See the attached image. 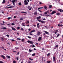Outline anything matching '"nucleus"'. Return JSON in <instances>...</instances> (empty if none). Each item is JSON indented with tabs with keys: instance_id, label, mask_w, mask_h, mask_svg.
<instances>
[{
	"instance_id": "43",
	"label": "nucleus",
	"mask_w": 63,
	"mask_h": 63,
	"mask_svg": "<svg viewBox=\"0 0 63 63\" xmlns=\"http://www.w3.org/2000/svg\"><path fill=\"white\" fill-rule=\"evenodd\" d=\"M6 36L7 37H8V38H9V35L8 34H7L6 35Z\"/></svg>"
},
{
	"instance_id": "54",
	"label": "nucleus",
	"mask_w": 63,
	"mask_h": 63,
	"mask_svg": "<svg viewBox=\"0 0 63 63\" xmlns=\"http://www.w3.org/2000/svg\"><path fill=\"white\" fill-rule=\"evenodd\" d=\"M58 26H59V27L60 26V25L59 24H58Z\"/></svg>"
},
{
	"instance_id": "27",
	"label": "nucleus",
	"mask_w": 63,
	"mask_h": 63,
	"mask_svg": "<svg viewBox=\"0 0 63 63\" xmlns=\"http://www.w3.org/2000/svg\"><path fill=\"white\" fill-rule=\"evenodd\" d=\"M41 23H45V21H41Z\"/></svg>"
},
{
	"instance_id": "55",
	"label": "nucleus",
	"mask_w": 63,
	"mask_h": 63,
	"mask_svg": "<svg viewBox=\"0 0 63 63\" xmlns=\"http://www.w3.org/2000/svg\"><path fill=\"white\" fill-rule=\"evenodd\" d=\"M38 11H39V12H40V13H42V12L40 10H39Z\"/></svg>"
},
{
	"instance_id": "47",
	"label": "nucleus",
	"mask_w": 63,
	"mask_h": 63,
	"mask_svg": "<svg viewBox=\"0 0 63 63\" xmlns=\"http://www.w3.org/2000/svg\"><path fill=\"white\" fill-rule=\"evenodd\" d=\"M1 24V25H5V24H2V23H1L0 24Z\"/></svg>"
},
{
	"instance_id": "39",
	"label": "nucleus",
	"mask_w": 63,
	"mask_h": 63,
	"mask_svg": "<svg viewBox=\"0 0 63 63\" xmlns=\"http://www.w3.org/2000/svg\"><path fill=\"white\" fill-rule=\"evenodd\" d=\"M31 61H29L28 63H31Z\"/></svg>"
},
{
	"instance_id": "34",
	"label": "nucleus",
	"mask_w": 63,
	"mask_h": 63,
	"mask_svg": "<svg viewBox=\"0 0 63 63\" xmlns=\"http://www.w3.org/2000/svg\"><path fill=\"white\" fill-rule=\"evenodd\" d=\"M45 16H47V17H48V16H49V15H46Z\"/></svg>"
},
{
	"instance_id": "18",
	"label": "nucleus",
	"mask_w": 63,
	"mask_h": 63,
	"mask_svg": "<svg viewBox=\"0 0 63 63\" xmlns=\"http://www.w3.org/2000/svg\"><path fill=\"white\" fill-rule=\"evenodd\" d=\"M29 51L30 52H32L33 51V50H31L30 49H29Z\"/></svg>"
},
{
	"instance_id": "19",
	"label": "nucleus",
	"mask_w": 63,
	"mask_h": 63,
	"mask_svg": "<svg viewBox=\"0 0 63 63\" xmlns=\"http://www.w3.org/2000/svg\"><path fill=\"white\" fill-rule=\"evenodd\" d=\"M37 14L38 13L37 12H36L34 13V15H37Z\"/></svg>"
},
{
	"instance_id": "40",
	"label": "nucleus",
	"mask_w": 63,
	"mask_h": 63,
	"mask_svg": "<svg viewBox=\"0 0 63 63\" xmlns=\"http://www.w3.org/2000/svg\"><path fill=\"white\" fill-rule=\"evenodd\" d=\"M20 20H23V18H20Z\"/></svg>"
},
{
	"instance_id": "24",
	"label": "nucleus",
	"mask_w": 63,
	"mask_h": 63,
	"mask_svg": "<svg viewBox=\"0 0 63 63\" xmlns=\"http://www.w3.org/2000/svg\"><path fill=\"white\" fill-rule=\"evenodd\" d=\"M29 59L30 60H32V61L33 60V59H31V58H29Z\"/></svg>"
},
{
	"instance_id": "49",
	"label": "nucleus",
	"mask_w": 63,
	"mask_h": 63,
	"mask_svg": "<svg viewBox=\"0 0 63 63\" xmlns=\"http://www.w3.org/2000/svg\"><path fill=\"white\" fill-rule=\"evenodd\" d=\"M41 4H42V2H41L40 1V2H39L40 5H41Z\"/></svg>"
},
{
	"instance_id": "26",
	"label": "nucleus",
	"mask_w": 63,
	"mask_h": 63,
	"mask_svg": "<svg viewBox=\"0 0 63 63\" xmlns=\"http://www.w3.org/2000/svg\"><path fill=\"white\" fill-rule=\"evenodd\" d=\"M21 13H25V14H27V13L25 12H21Z\"/></svg>"
},
{
	"instance_id": "23",
	"label": "nucleus",
	"mask_w": 63,
	"mask_h": 63,
	"mask_svg": "<svg viewBox=\"0 0 63 63\" xmlns=\"http://www.w3.org/2000/svg\"><path fill=\"white\" fill-rule=\"evenodd\" d=\"M28 4V2H25V4L26 5H27V4Z\"/></svg>"
},
{
	"instance_id": "1",
	"label": "nucleus",
	"mask_w": 63,
	"mask_h": 63,
	"mask_svg": "<svg viewBox=\"0 0 63 63\" xmlns=\"http://www.w3.org/2000/svg\"><path fill=\"white\" fill-rule=\"evenodd\" d=\"M44 7H39V8L38 9V10H40L41 9H45L46 10H47V7L46 6H44Z\"/></svg>"
},
{
	"instance_id": "45",
	"label": "nucleus",
	"mask_w": 63,
	"mask_h": 63,
	"mask_svg": "<svg viewBox=\"0 0 63 63\" xmlns=\"http://www.w3.org/2000/svg\"><path fill=\"white\" fill-rule=\"evenodd\" d=\"M50 53H48L47 55V56H49V55H50Z\"/></svg>"
},
{
	"instance_id": "52",
	"label": "nucleus",
	"mask_w": 63,
	"mask_h": 63,
	"mask_svg": "<svg viewBox=\"0 0 63 63\" xmlns=\"http://www.w3.org/2000/svg\"><path fill=\"white\" fill-rule=\"evenodd\" d=\"M0 63H3V62L1 61H0Z\"/></svg>"
},
{
	"instance_id": "50",
	"label": "nucleus",
	"mask_w": 63,
	"mask_h": 63,
	"mask_svg": "<svg viewBox=\"0 0 63 63\" xmlns=\"http://www.w3.org/2000/svg\"><path fill=\"white\" fill-rule=\"evenodd\" d=\"M10 25H11V24H7L8 26H10Z\"/></svg>"
},
{
	"instance_id": "37",
	"label": "nucleus",
	"mask_w": 63,
	"mask_h": 63,
	"mask_svg": "<svg viewBox=\"0 0 63 63\" xmlns=\"http://www.w3.org/2000/svg\"><path fill=\"white\" fill-rule=\"evenodd\" d=\"M59 11L60 12H61V13H62V10H61V9H59Z\"/></svg>"
},
{
	"instance_id": "63",
	"label": "nucleus",
	"mask_w": 63,
	"mask_h": 63,
	"mask_svg": "<svg viewBox=\"0 0 63 63\" xmlns=\"http://www.w3.org/2000/svg\"><path fill=\"white\" fill-rule=\"evenodd\" d=\"M43 34L45 35V36H46V34H45V33H44Z\"/></svg>"
},
{
	"instance_id": "64",
	"label": "nucleus",
	"mask_w": 63,
	"mask_h": 63,
	"mask_svg": "<svg viewBox=\"0 0 63 63\" xmlns=\"http://www.w3.org/2000/svg\"><path fill=\"white\" fill-rule=\"evenodd\" d=\"M11 41H15V40H14V39H12L11 40Z\"/></svg>"
},
{
	"instance_id": "32",
	"label": "nucleus",
	"mask_w": 63,
	"mask_h": 63,
	"mask_svg": "<svg viewBox=\"0 0 63 63\" xmlns=\"http://www.w3.org/2000/svg\"><path fill=\"white\" fill-rule=\"evenodd\" d=\"M44 14H45V15H47V12H45L44 13Z\"/></svg>"
},
{
	"instance_id": "13",
	"label": "nucleus",
	"mask_w": 63,
	"mask_h": 63,
	"mask_svg": "<svg viewBox=\"0 0 63 63\" xmlns=\"http://www.w3.org/2000/svg\"><path fill=\"white\" fill-rule=\"evenodd\" d=\"M44 32L46 34H49V33L46 31H44Z\"/></svg>"
},
{
	"instance_id": "25",
	"label": "nucleus",
	"mask_w": 63,
	"mask_h": 63,
	"mask_svg": "<svg viewBox=\"0 0 63 63\" xmlns=\"http://www.w3.org/2000/svg\"><path fill=\"white\" fill-rule=\"evenodd\" d=\"M60 35V34H57V36L56 37V38H57Z\"/></svg>"
},
{
	"instance_id": "30",
	"label": "nucleus",
	"mask_w": 63,
	"mask_h": 63,
	"mask_svg": "<svg viewBox=\"0 0 63 63\" xmlns=\"http://www.w3.org/2000/svg\"><path fill=\"white\" fill-rule=\"evenodd\" d=\"M18 4L19 5H20V6L21 5V2H19V3H18Z\"/></svg>"
},
{
	"instance_id": "51",
	"label": "nucleus",
	"mask_w": 63,
	"mask_h": 63,
	"mask_svg": "<svg viewBox=\"0 0 63 63\" xmlns=\"http://www.w3.org/2000/svg\"><path fill=\"white\" fill-rule=\"evenodd\" d=\"M42 61H44V57H42Z\"/></svg>"
},
{
	"instance_id": "22",
	"label": "nucleus",
	"mask_w": 63,
	"mask_h": 63,
	"mask_svg": "<svg viewBox=\"0 0 63 63\" xmlns=\"http://www.w3.org/2000/svg\"><path fill=\"white\" fill-rule=\"evenodd\" d=\"M7 57L9 59H10V58H11V57H10V56H7Z\"/></svg>"
},
{
	"instance_id": "29",
	"label": "nucleus",
	"mask_w": 63,
	"mask_h": 63,
	"mask_svg": "<svg viewBox=\"0 0 63 63\" xmlns=\"http://www.w3.org/2000/svg\"><path fill=\"white\" fill-rule=\"evenodd\" d=\"M13 63H16V61H14L13 62Z\"/></svg>"
},
{
	"instance_id": "5",
	"label": "nucleus",
	"mask_w": 63,
	"mask_h": 63,
	"mask_svg": "<svg viewBox=\"0 0 63 63\" xmlns=\"http://www.w3.org/2000/svg\"><path fill=\"white\" fill-rule=\"evenodd\" d=\"M27 8L29 9V10H31L32 9V7H30V6H28L27 7Z\"/></svg>"
},
{
	"instance_id": "53",
	"label": "nucleus",
	"mask_w": 63,
	"mask_h": 63,
	"mask_svg": "<svg viewBox=\"0 0 63 63\" xmlns=\"http://www.w3.org/2000/svg\"><path fill=\"white\" fill-rule=\"evenodd\" d=\"M17 29H20V27H18L17 28Z\"/></svg>"
},
{
	"instance_id": "61",
	"label": "nucleus",
	"mask_w": 63,
	"mask_h": 63,
	"mask_svg": "<svg viewBox=\"0 0 63 63\" xmlns=\"http://www.w3.org/2000/svg\"><path fill=\"white\" fill-rule=\"evenodd\" d=\"M60 26H61V27H62V26H63V25H60Z\"/></svg>"
},
{
	"instance_id": "41",
	"label": "nucleus",
	"mask_w": 63,
	"mask_h": 63,
	"mask_svg": "<svg viewBox=\"0 0 63 63\" xmlns=\"http://www.w3.org/2000/svg\"><path fill=\"white\" fill-rule=\"evenodd\" d=\"M27 37H28V38H29V39H31V37H29V36H27Z\"/></svg>"
},
{
	"instance_id": "21",
	"label": "nucleus",
	"mask_w": 63,
	"mask_h": 63,
	"mask_svg": "<svg viewBox=\"0 0 63 63\" xmlns=\"http://www.w3.org/2000/svg\"><path fill=\"white\" fill-rule=\"evenodd\" d=\"M52 7V5H49V9H51Z\"/></svg>"
},
{
	"instance_id": "35",
	"label": "nucleus",
	"mask_w": 63,
	"mask_h": 63,
	"mask_svg": "<svg viewBox=\"0 0 63 63\" xmlns=\"http://www.w3.org/2000/svg\"><path fill=\"white\" fill-rule=\"evenodd\" d=\"M21 41H22V42H23V41H24V39H22Z\"/></svg>"
},
{
	"instance_id": "56",
	"label": "nucleus",
	"mask_w": 63,
	"mask_h": 63,
	"mask_svg": "<svg viewBox=\"0 0 63 63\" xmlns=\"http://www.w3.org/2000/svg\"><path fill=\"white\" fill-rule=\"evenodd\" d=\"M16 59L17 60H18V57L16 58Z\"/></svg>"
},
{
	"instance_id": "10",
	"label": "nucleus",
	"mask_w": 63,
	"mask_h": 63,
	"mask_svg": "<svg viewBox=\"0 0 63 63\" xmlns=\"http://www.w3.org/2000/svg\"><path fill=\"white\" fill-rule=\"evenodd\" d=\"M41 17L40 16H39V17H36V18L37 19V20H39V19H40L41 18Z\"/></svg>"
},
{
	"instance_id": "36",
	"label": "nucleus",
	"mask_w": 63,
	"mask_h": 63,
	"mask_svg": "<svg viewBox=\"0 0 63 63\" xmlns=\"http://www.w3.org/2000/svg\"><path fill=\"white\" fill-rule=\"evenodd\" d=\"M50 63V61H47V63Z\"/></svg>"
},
{
	"instance_id": "31",
	"label": "nucleus",
	"mask_w": 63,
	"mask_h": 63,
	"mask_svg": "<svg viewBox=\"0 0 63 63\" xmlns=\"http://www.w3.org/2000/svg\"><path fill=\"white\" fill-rule=\"evenodd\" d=\"M55 47H57V48H58V45H56L55 46Z\"/></svg>"
},
{
	"instance_id": "16",
	"label": "nucleus",
	"mask_w": 63,
	"mask_h": 63,
	"mask_svg": "<svg viewBox=\"0 0 63 63\" xmlns=\"http://www.w3.org/2000/svg\"><path fill=\"white\" fill-rule=\"evenodd\" d=\"M0 29H7V28L6 27L1 28Z\"/></svg>"
},
{
	"instance_id": "2",
	"label": "nucleus",
	"mask_w": 63,
	"mask_h": 63,
	"mask_svg": "<svg viewBox=\"0 0 63 63\" xmlns=\"http://www.w3.org/2000/svg\"><path fill=\"white\" fill-rule=\"evenodd\" d=\"M16 0H13L12 1V2L13 3V5H15V2H16Z\"/></svg>"
},
{
	"instance_id": "17",
	"label": "nucleus",
	"mask_w": 63,
	"mask_h": 63,
	"mask_svg": "<svg viewBox=\"0 0 63 63\" xmlns=\"http://www.w3.org/2000/svg\"><path fill=\"white\" fill-rule=\"evenodd\" d=\"M56 14L57 15V16H60V13H57Z\"/></svg>"
},
{
	"instance_id": "42",
	"label": "nucleus",
	"mask_w": 63,
	"mask_h": 63,
	"mask_svg": "<svg viewBox=\"0 0 63 63\" xmlns=\"http://www.w3.org/2000/svg\"><path fill=\"white\" fill-rule=\"evenodd\" d=\"M37 20L39 21V22H41V20Z\"/></svg>"
},
{
	"instance_id": "62",
	"label": "nucleus",
	"mask_w": 63,
	"mask_h": 63,
	"mask_svg": "<svg viewBox=\"0 0 63 63\" xmlns=\"http://www.w3.org/2000/svg\"><path fill=\"white\" fill-rule=\"evenodd\" d=\"M34 50H36V48H34L33 49Z\"/></svg>"
},
{
	"instance_id": "57",
	"label": "nucleus",
	"mask_w": 63,
	"mask_h": 63,
	"mask_svg": "<svg viewBox=\"0 0 63 63\" xmlns=\"http://www.w3.org/2000/svg\"><path fill=\"white\" fill-rule=\"evenodd\" d=\"M33 26H34V27H36V25H33Z\"/></svg>"
},
{
	"instance_id": "38",
	"label": "nucleus",
	"mask_w": 63,
	"mask_h": 63,
	"mask_svg": "<svg viewBox=\"0 0 63 63\" xmlns=\"http://www.w3.org/2000/svg\"><path fill=\"white\" fill-rule=\"evenodd\" d=\"M11 18V17H9L7 18V19H8V20L10 19Z\"/></svg>"
},
{
	"instance_id": "7",
	"label": "nucleus",
	"mask_w": 63,
	"mask_h": 63,
	"mask_svg": "<svg viewBox=\"0 0 63 63\" xmlns=\"http://www.w3.org/2000/svg\"><path fill=\"white\" fill-rule=\"evenodd\" d=\"M14 7V6H10L9 7H8L6 6L5 7V8H13Z\"/></svg>"
},
{
	"instance_id": "6",
	"label": "nucleus",
	"mask_w": 63,
	"mask_h": 63,
	"mask_svg": "<svg viewBox=\"0 0 63 63\" xmlns=\"http://www.w3.org/2000/svg\"><path fill=\"white\" fill-rule=\"evenodd\" d=\"M56 13V11H53L52 13H51L50 14L51 15H53V14H55V13Z\"/></svg>"
},
{
	"instance_id": "9",
	"label": "nucleus",
	"mask_w": 63,
	"mask_h": 63,
	"mask_svg": "<svg viewBox=\"0 0 63 63\" xmlns=\"http://www.w3.org/2000/svg\"><path fill=\"white\" fill-rule=\"evenodd\" d=\"M53 62H55V56L53 57Z\"/></svg>"
},
{
	"instance_id": "15",
	"label": "nucleus",
	"mask_w": 63,
	"mask_h": 63,
	"mask_svg": "<svg viewBox=\"0 0 63 63\" xmlns=\"http://www.w3.org/2000/svg\"><path fill=\"white\" fill-rule=\"evenodd\" d=\"M25 23H22V25L23 26H25Z\"/></svg>"
},
{
	"instance_id": "48",
	"label": "nucleus",
	"mask_w": 63,
	"mask_h": 63,
	"mask_svg": "<svg viewBox=\"0 0 63 63\" xmlns=\"http://www.w3.org/2000/svg\"><path fill=\"white\" fill-rule=\"evenodd\" d=\"M24 2L25 3H26V2H27V0H25L24 1Z\"/></svg>"
},
{
	"instance_id": "46",
	"label": "nucleus",
	"mask_w": 63,
	"mask_h": 63,
	"mask_svg": "<svg viewBox=\"0 0 63 63\" xmlns=\"http://www.w3.org/2000/svg\"><path fill=\"white\" fill-rule=\"evenodd\" d=\"M35 47V46H34V45H32V47Z\"/></svg>"
},
{
	"instance_id": "20",
	"label": "nucleus",
	"mask_w": 63,
	"mask_h": 63,
	"mask_svg": "<svg viewBox=\"0 0 63 63\" xmlns=\"http://www.w3.org/2000/svg\"><path fill=\"white\" fill-rule=\"evenodd\" d=\"M35 53H34L32 55V56H35Z\"/></svg>"
},
{
	"instance_id": "3",
	"label": "nucleus",
	"mask_w": 63,
	"mask_h": 63,
	"mask_svg": "<svg viewBox=\"0 0 63 63\" xmlns=\"http://www.w3.org/2000/svg\"><path fill=\"white\" fill-rule=\"evenodd\" d=\"M41 40H42V37H40L38 39V42H41Z\"/></svg>"
},
{
	"instance_id": "58",
	"label": "nucleus",
	"mask_w": 63,
	"mask_h": 63,
	"mask_svg": "<svg viewBox=\"0 0 63 63\" xmlns=\"http://www.w3.org/2000/svg\"><path fill=\"white\" fill-rule=\"evenodd\" d=\"M32 31L33 32H35V31L34 30H32Z\"/></svg>"
},
{
	"instance_id": "11",
	"label": "nucleus",
	"mask_w": 63,
	"mask_h": 63,
	"mask_svg": "<svg viewBox=\"0 0 63 63\" xmlns=\"http://www.w3.org/2000/svg\"><path fill=\"white\" fill-rule=\"evenodd\" d=\"M37 28H39L40 27L39 23H38L37 24Z\"/></svg>"
},
{
	"instance_id": "4",
	"label": "nucleus",
	"mask_w": 63,
	"mask_h": 63,
	"mask_svg": "<svg viewBox=\"0 0 63 63\" xmlns=\"http://www.w3.org/2000/svg\"><path fill=\"white\" fill-rule=\"evenodd\" d=\"M27 42L28 43H30L31 44H33V42H32V41L28 40L27 41Z\"/></svg>"
},
{
	"instance_id": "33",
	"label": "nucleus",
	"mask_w": 63,
	"mask_h": 63,
	"mask_svg": "<svg viewBox=\"0 0 63 63\" xmlns=\"http://www.w3.org/2000/svg\"><path fill=\"white\" fill-rule=\"evenodd\" d=\"M27 23L29 24V21H27Z\"/></svg>"
},
{
	"instance_id": "59",
	"label": "nucleus",
	"mask_w": 63,
	"mask_h": 63,
	"mask_svg": "<svg viewBox=\"0 0 63 63\" xmlns=\"http://www.w3.org/2000/svg\"><path fill=\"white\" fill-rule=\"evenodd\" d=\"M13 52H16V51H13Z\"/></svg>"
},
{
	"instance_id": "44",
	"label": "nucleus",
	"mask_w": 63,
	"mask_h": 63,
	"mask_svg": "<svg viewBox=\"0 0 63 63\" xmlns=\"http://www.w3.org/2000/svg\"><path fill=\"white\" fill-rule=\"evenodd\" d=\"M15 25V24L14 23H12L11 24V25Z\"/></svg>"
},
{
	"instance_id": "12",
	"label": "nucleus",
	"mask_w": 63,
	"mask_h": 63,
	"mask_svg": "<svg viewBox=\"0 0 63 63\" xmlns=\"http://www.w3.org/2000/svg\"><path fill=\"white\" fill-rule=\"evenodd\" d=\"M12 29L14 31H16V29L12 27Z\"/></svg>"
},
{
	"instance_id": "28",
	"label": "nucleus",
	"mask_w": 63,
	"mask_h": 63,
	"mask_svg": "<svg viewBox=\"0 0 63 63\" xmlns=\"http://www.w3.org/2000/svg\"><path fill=\"white\" fill-rule=\"evenodd\" d=\"M5 3V0H3L2 3Z\"/></svg>"
},
{
	"instance_id": "60",
	"label": "nucleus",
	"mask_w": 63,
	"mask_h": 63,
	"mask_svg": "<svg viewBox=\"0 0 63 63\" xmlns=\"http://www.w3.org/2000/svg\"><path fill=\"white\" fill-rule=\"evenodd\" d=\"M28 30L29 31H31V30L30 29H28Z\"/></svg>"
},
{
	"instance_id": "8",
	"label": "nucleus",
	"mask_w": 63,
	"mask_h": 63,
	"mask_svg": "<svg viewBox=\"0 0 63 63\" xmlns=\"http://www.w3.org/2000/svg\"><path fill=\"white\" fill-rule=\"evenodd\" d=\"M40 35V32L39 31L37 32V36H39Z\"/></svg>"
},
{
	"instance_id": "14",
	"label": "nucleus",
	"mask_w": 63,
	"mask_h": 63,
	"mask_svg": "<svg viewBox=\"0 0 63 63\" xmlns=\"http://www.w3.org/2000/svg\"><path fill=\"white\" fill-rule=\"evenodd\" d=\"M1 57H2L3 59H5V56H4V55H2Z\"/></svg>"
}]
</instances>
